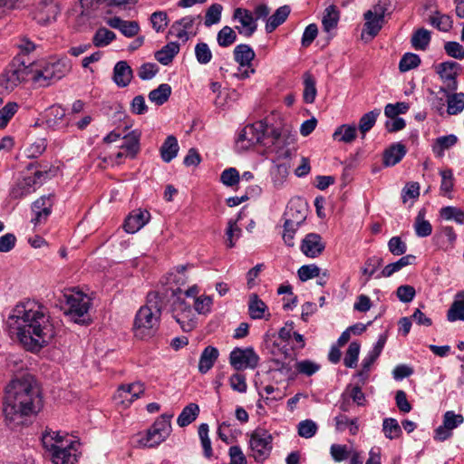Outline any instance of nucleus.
<instances>
[{
	"label": "nucleus",
	"instance_id": "1",
	"mask_svg": "<svg viewBox=\"0 0 464 464\" xmlns=\"http://www.w3.org/2000/svg\"><path fill=\"white\" fill-rule=\"evenodd\" d=\"M8 324L24 347L34 353L46 346L55 335L47 307L35 300L18 303L8 317Z\"/></svg>",
	"mask_w": 464,
	"mask_h": 464
},
{
	"label": "nucleus",
	"instance_id": "2",
	"mask_svg": "<svg viewBox=\"0 0 464 464\" xmlns=\"http://www.w3.org/2000/svg\"><path fill=\"white\" fill-rule=\"evenodd\" d=\"M43 406L40 389L30 374L13 379L5 388L4 415L12 428L24 423V418L37 413Z\"/></svg>",
	"mask_w": 464,
	"mask_h": 464
},
{
	"label": "nucleus",
	"instance_id": "3",
	"mask_svg": "<svg viewBox=\"0 0 464 464\" xmlns=\"http://www.w3.org/2000/svg\"><path fill=\"white\" fill-rule=\"evenodd\" d=\"M71 66L64 59H52L40 64L30 63L31 80L40 87H46L64 77Z\"/></svg>",
	"mask_w": 464,
	"mask_h": 464
},
{
	"label": "nucleus",
	"instance_id": "4",
	"mask_svg": "<svg viewBox=\"0 0 464 464\" xmlns=\"http://www.w3.org/2000/svg\"><path fill=\"white\" fill-rule=\"evenodd\" d=\"M44 447L51 453L54 464H74L77 461V450L72 441L64 440L58 433L43 435Z\"/></svg>",
	"mask_w": 464,
	"mask_h": 464
},
{
	"label": "nucleus",
	"instance_id": "5",
	"mask_svg": "<svg viewBox=\"0 0 464 464\" xmlns=\"http://www.w3.org/2000/svg\"><path fill=\"white\" fill-rule=\"evenodd\" d=\"M392 13V0H379L372 9L364 13L363 33L371 38L375 37L384 24V17Z\"/></svg>",
	"mask_w": 464,
	"mask_h": 464
},
{
	"label": "nucleus",
	"instance_id": "6",
	"mask_svg": "<svg viewBox=\"0 0 464 464\" xmlns=\"http://www.w3.org/2000/svg\"><path fill=\"white\" fill-rule=\"evenodd\" d=\"M266 124L264 121H256L253 124L245 126L236 140V146L240 150H246L255 146L256 144L269 145L266 141Z\"/></svg>",
	"mask_w": 464,
	"mask_h": 464
},
{
	"label": "nucleus",
	"instance_id": "7",
	"mask_svg": "<svg viewBox=\"0 0 464 464\" xmlns=\"http://www.w3.org/2000/svg\"><path fill=\"white\" fill-rule=\"evenodd\" d=\"M160 315L151 312L148 307H140L134 319L133 332L136 337L145 339L151 337L160 325Z\"/></svg>",
	"mask_w": 464,
	"mask_h": 464
},
{
	"label": "nucleus",
	"instance_id": "8",
	"mask_svg": "<svg viewBox=\"0 0 464 464\" xmlns=\"http://www.w3.org/2000/svg\"><path fill=\"white\" fill-rule=\"evenodd\" d=\"M171 418V414H161L147 430L145 437L140 440V443L146 447L152 448L163 442L172 430Z\"/></svg>",
	"mask_w": 464,
	"mask_h": 464
},
{
	"label": "nucleus",
	"instance_id": "9",
	"mask_svg": "<svg viewBox=\"0 0 464 464\" xmlns=\"http://www.w3.org/2000/svg\"><path fill=\"white\" fill-rule=\"evenodd\" d=\"M65 298L68 305L65 315L76 324H85L87 321L84 317L91 307V298L82 292L65 295Z\"/></svg>",
	"mask_w": 464,
	"mask_h": 464
},
{
	"label": "nucleus",
	"instance_id": "10",
	"mask_svg": "<svg viewBox=\"0 0 464 464\" xmlns=\"http://www.w3.org/2000/svg\"><path fill=\"white\" fill-rule=\"evenodd\" d=\"M48 178L49 171L35 170L33 176H26L18 179L11 188L9 196L12 199H22L34 193Z\"/></svg>",
	"mask_w": 464,
	"mask_h": 464
},
{
	"label": "nucleus",
	"instance_id": "11",
	"mask_svg": "<svg viewBox=\"0 0 464 464\" xmlns=\"http://www.w3.org/2000/svg\"><path fill=\"white\" fill-rule=\"evenodd\" d=\"M272 435L265 429H256L250 435L249 445L251 456L257 462H262L271 453Z\"/></svg>",
	"mask_w": 464,
	"mask_h": 464
},
{
	"label": "nucleus",
	"instance_id": "12",
	"mask_svg": "<svg viewBox=\"0 0 464 464\" xmlns=\"http://www.w3.org/2000/svg\"><path fill=\"white\" fill-rule=\"evenodd\" d=\"M30 63L14 59L12 64L1 74L0 86L5 89H14L25 76H30Z\"/></svg>",
	"mask_w": 464,
	"mask_h": 464
},
{
	"label": "nucleus",
	"instance_id": "13",
	"mask_svg": "<svg viewBox=\"0 0 464 464\" xmlns=\"http://www.w3.org/2000/svg\"><path fill=\"white\" fill-rule=\"evenodd\" d=\"M229 363L237 371L255 369L259 363V356L252 347H236L229 354Z\"/></svg>",
	"mask_w": 464,
	"mask_h": 464
},
{
	"label": "nucleus",
	"instance_id": "14",
	"mask_svg": "<svg viewBox=\"0 0 464 464\" xmlns=\"http://www.w3.org/2000/svg\"><path fill=\"white\" fill-rule=\"evenodd\" d=\"M458 70H460V64L453 61L439 64L437 73L443 82L446 83V86L440 87L439 92L447 93V92H456L458 90Z\"/></svg>",
	"mask_w": 464,
	"mask_h": 464
},
{
	"label": "nucleus",
	"instance_id": "15",
	"mask_svg": "<svg viewBox=\"0 0 464 464\" xmlns=\"http://www.w3.org/2000/svg\"><path fill=\"white\" fill-rule=\"evenodd\" d=\"M266 138H268L266 141L269 142V145L265 146L272 148L278 157L287 158L290 156L291 152L287 146L295 142V135H286L276 129H273L269 134H266Z\"/></svg>",
	"mask_w": 464,
	"mask_h": 464
},
{
	"label": "nucleus",
	"instance_id": "16",
	"mask_svg": "<svg viewBox=\"0 0 464 464\" xmlns=\"http://www.w3.org/2000/svg\"><path fill=\"white\" fill-rule=\"evenodd\" d=\"M53 205V195H44L33 202L31 209L34 213L31 222L34 226L44 224L52 214Z\"/></svg>",
	"mask_w": 464,
	"mask_h": 464
},
{
	"label": "nucleus",
	"instance_id": "17",
	"mask_svg": "<svg viewBox=\"0 0 464 464\" xmlns=\"http://www.w3.org/2000/svg\"><path fill=\"white\" fill-rule=\"evenodd\" d=\"M233 19L238 21L239 26H236L238 34L245 37H251L257 29V23L251 11L237 7L234 10Z\"/></svg>",
	"mask_w": 464,
	"mask_h": 464
},
{
	"label": "nucleus",
	"instance_id": "18",
	"mask_svg": "<svg viewBox=\"0 0 464 464\" xmlns=\"http://www.w3.org/2000/svg\"><path fill=\"white\" fill-rule=\"evenodd\" d=\"M200 14L197 16L187 15L182 17L179 20L175 21L169 31V34L176 36L177 38L188 41L189 38V34L196 35L197 32H192L193 25L197 19H200Z\"/></svg>",
	"mask_w": 464,
	"mask_h": 464
},
{
	"label": "nucleus",
	"instance_id": "19",
	"mask_svg": "<svg viewBox=\"0 0 464 464\" xmlns=\"http://www.w3.org/2000/svg\"><path fill=\"white\" fill-rule=\"evenodd\" d=\"M60 13L57 3L53 0H44L39 3L36 8L35 19L41 24H46L55 21Z\"/></svg>",
	"mask_w": 464,
	"mask_h": 464
},
{
	"label": "nucleus",
	"instance_id": "20",
	"mask_svg": "<svg viewBox=\"0 0 464 464\" xmlns=\"http://www.w3.org/2000/svg\"><path fill=\"white\" fill-rule=\"evenodd\" d=\"M324 248L325 245L319 234L309 233L302 240L301 251L308 257L315 258L319 256Z\"/></svg>",
	"mask_w": 464,
	"mask_h": 464
},
{
	"label": "nucleus",
	"instance_id": "21",
	"mask_svg": "<svg viewBox=\"0 0 464 464\" xmlns=\"http://www.w3.org/2000/svg\"><path fill=\"white\" fill-rule=\"evenodd\" d=\"M150 214L146 209H136L130 213L124 222V229L129 234H134L142 228L150 220Z\"/></svg>",
	"mask_w": 464,
	"mask_h": 464
},
{
	"label": "nucleus",
	"instance_id": "22",
	"mask_svg": "<svg viewBox=\"0 0 464 464\" xmlns=\"http://www.w3.org/2000/svg\"><path fill=\"white\" fill-rule=\"evenodd\" d=\"M106 24L111 28L118 29L124 36L133 37L138 34L140 25L136 21H125L118 16L106 20Z\"/></svg>",
	"mask_w": 464,
	"mask_h": 464
},
{
	"label": "nucleus",
	"instance_id": "23",
	"mask_svg": "<svg viewBox=\"0 0 464 464\" xmlns=\"http://www.w3.org/2000/svg\"><path fill=\"white\" fill-rule=\"evenodd\" d=\"M407 153L406 147L401 142L392 144L383 152L382 164L385 167H392L398 164Z\"/></svg>",
	"mask_w": 464,
	"mask_h": 464
},
{
	"label": "nucleus",
	"instance_id": "24",
	"mask_svg": "<svg viewBox=\"0 0 464 464\" xmlns=\"http://www.w3.org/2000/svg\"><path fill=\"white\" fill-rule=\"evenodd\" d=\"M45 117V123L50 129L59 130L67 126V123L64 122L65 110L59 105L48 108Z\"/></svg>",
	"mask_w": 464,
	"mask_h": 464
},
{
	"label": "nucleus",
	"instance_id": "25",
	"mask_svg": "<svg viewBox=\"0 0 464 464\" xmlns=\"http://www.w3.org/2000/svg\"><path fill=\"white\" fill-rule=\"evenodd\" d=\"M132 79V70L126 61L118 62L113 68V81L119 87H126Z\"/></svg>",
	"mask_w": 464,
	"mask_h": 464
},
{
	"label": "nucleus",
	"instance_id": "26",
	"mask_svg": "<svg viewBox=\"0 0 464 464\" xmlns=\"http://www.w3.org/2000/svg\"><path fill=\"white\" fill-rule=\"evenodd\" d=\"M218 356L219 352L216 347L211 345L205 347L199 357L198 372L202 374L207 373L214 366Z\"/></svg>",
	"mask_w": 464,
	"mask_h": 464
},
{
	"label": "nucleus",
	"instance_id": "27",
	"mask_svg": "<svg viewBox=\"0 0 464 464\" xmlns=\"http://www.w3.org/2000/svg\"><path fill=\"white\" fill-rule=\"evenodd\" d=\"M300 217L296 219L285 218L284 223V234L283 239L288 246L295 245L294 238L297 228L305 220L306 215L304 212L299 211Z\"/></svg>",
	"mask_w": 464,
	"mask_h": 464
},
{
	"label": "nucleus",
	"instance_id": "28",
	"mask_svg": "<svg viewBox=\"0 0 464 464\" xmlns=\"http://www.w3.org/2000/svg\"><path fill=\"white\" fill-rule=\"evenodd\" d=\"M449 322L464 321V291L455 295L454 300L447 312Z\"/></svg>",
	"mask_w": 464,
	"mask_h": 464
},
{
	"label": "nucleus",
	"instance_id": "29",
	"mask_svg": "<svg viewBox=\"0 0 464 464\" xmlns=\"http://www.w3.org/2000/svg\"><path fill=\"white\" fill-rule=\"evenodd\" d=\"M179 150V146L177 138L173 135H169L160 149L161 160L166 163H169L177 157Z\"/></svg>",
	"mask_w": 464,
	"mask_h": 464
},
{
	"label": "nucleus",
	"instance_id": "30",
	"mask_svg": "<svg viewBox=\"0 0 464 464\" xmlns=\"http://www.w3.org/2000/svg\"><path fill=\"white\" fill-rule=\"evenodd\" d=\"M415 259H416V257L413 255L403 256L396 262H393V263H391V264H388L387 266H385L383 267V269L382 270V272L380 274H378L375 277L377 279H380L382 277H390L394 273L400 271L403 267H405L409 265H411L415 261Z\"/></svg>",
	"mask_w": 464,
	"mask_h": 464
},
{
	"label": "nucleus",
	"instance_id": "31",
	"mask_svg": "<svg viewBox=\"0 0 464 464\" xmlns=\"http://www.w3.org/2000/svg\"><path fill=\"white\" fill-rule=\"evenodd\" d=\"M291 9L289 5L280 6L276 12L266 19V33H272L279 25H281L287 19L290 14Z\"/></svg>",
	"mask_w": 464,
	"mask_h": 464
},
{
	"label": "nucleus",
	"instance_id": "32",
	"mask_svg": "<svg viewBox=\"0 0 464 464\" xmlns=\"http://www.w3.org/2000/svg\"><path fill=\"white\" fill-rule=\"evenodd\" d=\"M447 98V113L458 115L464 110V92H447L443 93Z\"/></svg>",
	"mask_w": 464,
	"mask_h": 464
},
{
	"label": "nucleus",
	"instance_id": "33",
	"mask_svg": "<svg viewBox=\"0 0 464 464\" xmlns=\"http://www.w3.org/2000/svg\"><path fill=\"white\" fill-rule=\"evenodd\" d=\"M255 56L254 50L248 44H240L234 49V59L241 67L250 66Z\"/></svg>",
	"mask_w": 464,
	"mask_h": 464
},
{
	"label": "nucleus",
	"instance_id": "34",
	"mask_svg": "<svg viewBox=\"0 0 464 464\" xmlns=\"http://www.w3.org/2000/svg\"><path fill=\"white\" fill-rule=\"evenodd\" d=\"M179 52V44L170 42L155 53V59L163 65L169 64Z\"/></svg>",
	"mask_w": 464,
	"mask_h": 464
},
{
	"label": "nucleus",
	"instance_id": "35",
	"mask_svg": "<svg viewBox=\"0 0 464 464\" xmlns=\"http://www.w3.org/2000/svg\"><path fill=\"white\" fill-rule=\"evenodd\" d=\"M458 140L455 134L438 137L432 145V151L437 157L441 158L444 156L445 150L455 146Z\"/></svg>",
	"mask_w": 464,
	"mask_h": 464
},
{
	"label": "nucleus",
	"instance_id": "36",
	"mask_svg": "<svg viewBox=\"0 0 464 464\" xmlns=\"http://www.w3.org/2000/svg\"><path fill=\"white\" fill-rule=\"evenodd\" d=\"M199 414V407L197 403H189L180 412L177 423L179 427H186L193 422Z\"/></svg>",
	"mask_w": 464,
	"mask_h": 464
},
{
	"label": "nucleus",
	"instance_id": "37",
	"mask_svg": "<svg viewBox=\"0 0 464 464\" xmlns=\"http://www.w3.org/2000/svg\"><path fill=\"white\" fill-rule=\"evenodd\" d=\"M357 130L354 125L343 124L339 126L334 132L333 138L335 140L351 143L356 139Z\"/></svg>",
	"mask_w": 464,
	"mask_h": 464
},
{
	"label": "nucleus",
	"instance_id": "38",
	"mask_svg": "<svg viewBox=\"0 0 464 464\" xmlns=\"http://www.w3.org/2000/svg\"><path fill=\"white\" fill-rule=\"evenodd\" d=\"M267 310L266 304L258 297L256 294L249 296L248 313L252 319H262L265 317V312Z\"/></svg>",
	"mask_w": 464,
	"mask_h": 464
},
{
	"label": "nucleus",
	"instance_id": "39",
	"mask_svg": "<svg viewBox=\"0 0 464 464\" xmlns=\"http://www.w3.org/2000/svg\"><path fill=\"white\" fill-rule=\"evenodd\" d=\"M171 94V87L168 83H161L158 88L152 90L149 93V100L156 105L164 104Z\"/></svg>",
	"mask_w": 464,
	"mask_h": 464
},
{
	"label": "nucleus",
	"instance_id": "40",
	"mask_svg": "<svg viewBox=\"0 0 464 464\" xmlns=\"http://www.w3.org/2000/svg\"><path fill=\"white\" fill-rule=\"evenodd\" d=\"M120 148L126 152L130 159L135 158L140 150V137L134 131L131 134L123 137Z\"/></svg>",
	"mask_w": 464,
	"mask_h": 464
},
{
	"label": "nucleus",
	"instance_id": "41",
	"mask_svg": "<svg viewBox=\"0 0 464 464\" xmlns=\"http://www.w3.org/2000/svg\"><path fill=\"white\" fill-rule=\"evenodd\" d=\"M339 16L340 12L335 5H331L326 7L322 19L324 30L330 32L332 29L335 28L339 21Z\"/></svg>",
	"mask_w": 464,
	"mask_h": 464
},
{
	"label": "nucleus",
	"instance_id": "42",
	"mask_svg": "<svg viewBox=\"0 0 464 464\" xmlns=\"http://www.w3.org/2000/svg\"><path fill=\"white\" fill-rule=\"evenodd\" d=\"M381 114L380 109H374L365 114H363L360 121L358 129L364 138L365 134L375 125L377 118Z\"/></svg>",
	"mask_w": 464,
	"mask_h": 464
},
{
	"label": "nucleus",
	"instance_id": "43",
	"mask_svg": "<svg viewBox=\"0 0 464 464\" xmlns=\"http://www.w3.org/2000/svg\"><path fill=\"white\" fill-rule=\"evenodd\" d=\"M430 24L441 32H449L453 25L452 18L440 12H435L430 17Z\"/></svg>",
	"mask_w": 464,
	"mask_h": 464
},
{
	"label": "nucleus",
	"instance_id": "44",
	"mask_svg": "<svg viewBox=\"0 0 464 464\" xmlns=\"http://www.w3.org/2000/svg\"><path fill=\"white\" fill-rule=\"evenodd\" d=\"M430 39V33L424 28H420L414 32L411 43L414 49L423 51L429 46Z\"/></svg>",
	"mask_w": 464,
	"mask_h": 464
},
{
	"label": "nucleus",
	"instance_id": "45",
	"mask_svg": "<svg viewBox=\"0 0 464 464\" xmlns=\"http://www.w3.org/2000/svg\"><path fill=\"white\" fill-rule=\"evenodd\" d=\"M382 431L389 440L398 439L401 436L402 430L398 420L393 418H385L382 421Z\"/></svg>",
	"mask_w": 464,
	"mask_h": 464
},
{
	"label": "nucleus",
	"instance_id": "46",
	"mask_svg": "<svg viewBox=\"0 0 464 464\" xmlns=\"http://www.w3.org/2000/svg\"><path fill=\"white\" fill-rule=\"evenodd\" d=\"M304 102L305 103H313L315 100L317 90L315 87V80L309 72H305L304 75Z\"/></svg>",
	"mask_w": 464,
	"mask_h": 464
},
{
	"label": "nucleus",
	"instance_id": "47",
	"mask_svg": "<svg viewBox=\"0 0 464 464\" xmlns=\"http://www.w3.org/2000/svg\"><path fill=\"white\" fill-rule=\"evenodd\" d=\"M222 12V5L215 3L209 5L208 8L206 10L204 25L206 27H210L214 24H218L221 20Z\"/></svg>",
	"mask_w": 464,
	"mask_h": 464
},
{
	"label": "nucleus",
	"instance_id": "48",
	"mask_svg": "<svg viewBox=\"0 0 464 464\" xmlns=\"http://www.w3.org/2000/svg\"><path fill=\"white\" fill-rule=\"evenodd\" d=\"M115 38L116 34L112 31L101 27L95 32L92 43L96 47H104L109 45Z\"/></svg>",
	"mask_w": 464,
	"mask_h": 464
},
{
	"label": "nucleus",
	"instance_id": "49",
	"mask_svg": "<svg viewBox=\"0 0 464 464\" xmlns=\"http://www.w3.org/2000/svg\"><path fill=\"white\" fill-rule=\"evenodd\" d=\"M172 316L184 332L188 333L192 331L197 324L194 311L187 314L176 313L175 314H172Z\"/></svg>",
	"mask_w": 464,
	"mask_h": 464
},
{
	"label": "nucleus",
	"instance_id": "50",
	"mask_svg": "<svg viewBox=\"0 0 464 464\" xmlns=\"http://www.w3.org/2000/svg\"><path fill=\"white\" fill-rule=\"evenodd\" d=\"M237 34L233 28L228 25L222 27L217 34V42L221 47H228L237 41Z\"/></svg>",
	"mask_w": 464,
	"mask_h": 464
},
{
	"label": "nucleus",
	"instance_id": "51",
	"mask_svg": "<svg viewBox=\"0 0 464 464\" xmlns=\"http://www.w3.org/2000/svg\"><path fill=\"white\" fill-rule=\"evenodd\" d=\"M440 215L445 220H454L459 225L464 224V211L457 207H443L440 210Z\"/></svg>",
	"mask_w": 464,
	"mask_h": 464
},
{
	"label": "nucleus",
	"instance_id": "52",
	"mask_svg": "<svg viewBox=\"0 0 464 464\" xmlns=\"http://www.w3.org/2000/svg\"><path fill=\"white\" fill-rule=\"evenodd\" d=\"M360 349L361 345L358 342H352L349 344L343 359V364L347 368H355L357 366Z\"/></svg>",
	"mask_w": 464,
	"mask_h": 464
},
{
	"label": "nucleus",
	"instance_id": "53",
	"mask_svg": "<svg viewBox=\"0 0 464 464\" xmlns=\"http://www.w3.org/2000/svg\"><path fill=\"white\" fill-rule=\"evenodd\" d=\"M424 211L420 210L414 224L415 233L420 237H426L432 232V227L428 220L424 219Z\"/></svg>",
	"mask_w": 464,
	"mask_h": 464
},
{
	"label": "nucleus",
	"instance_id": "54",
	"mask_svg": "<svg viewBox=\"0 0 464 464\" xmlns=\"http://www.w3.org/2000/svg\"><path fill=\"white\" fill-rule=\"evenodd\" d=\"M420 63V58L413 53H406L402 55L399 63V70L401 72L417 68Z\"/></svg>",
	"mask_w": 464,
	"mask_h": 464
},
{
	"label": "nucleus",
	"instance_id": "55",
	"mask_svg": "<svg viewBox=\"0 0 464 464\" xmlns=\"http://www.w3.org/2000/svg\"><path fill=\"white\" fill-rule=\"evenodd\" d=\"M295 366L297 373L305 376H312L321 369V365L319 363L311 360L298 361L295 362Z\"/></svg>",
	"mask_w": 464,
	"mask_h": 464
},
{
	"label": "nucleus",
	"instance_id": "56",
	"mask_svg": "<svg viewBox=\"0 0 464 464\" xmlns=\"http://www.w3.org/2000/svg\"><path fill=\"white\" fill-rule=\"evenodd\" d=\"M195 57L198 63L200 64H208L212 59V52L208 45V44L204 42L198 43L195 45Z\"/></svg>",
	"mask_w": 464,
	"mask_h": 464
},
{
	"label": "nucleus",
	"instance_id": "57",
	"mask_svg": "<svg viewBox=\"0 0 464 464\" xmlns=\"http://www.w3.org/2000/svg\"><path fill=\"white\" fill-rule=\"evenodd\" d=\"M209 428L207 423H202L198 427V436L201 441L202 448L204 450V455L207 458H210L213 454L211 440L208 437Z\"/></svg>",
	"mask_w": 464,
	"mask_h": 464
},
{
	"label": "nucleus",
	"instance_id": "58",
	"mask_svg": "<svg viewBox=\"0 0 464 464\" xmlns=\"http://www.w3.org/2000/svg\"><path fill=\"white\" fill-rule=\"evenodd\" d=\"M318 430L317 424L312 420H304L298 423L297 432L302 438L310 439L314 437Z\"/></svg>",
	"mask_w": 464,
	"mask_h": 464
},
{
	"label": "nucleus",
	"instance_id": "59",
	"mask_svg": "<svg viewBox=\"0 0 464 464\" xmlns=\"http://www.w3.org/2000/svg\"><path fill=\"white\" fill-rule=\"evenodd\" d=\"M152 28L157 32H163L168 25L169 18L165 11H156L150 15Z\"/></svg>",
	"mask_w": 464,
	"mask_h": 464
},
{
	"label": "nucleus",
	"instance_id": "60",
	"mask_svg": "<svg viewBox=\"0 0 464 464\" xmlns=\"http://www.w3.org/2000/svg\"><path fill=\"white\" fill-rule=\"evenodd\" d=\"M18 107L16 102H8L0 110V129L6 127L9 121L16 113Z\"/></svg>",
	"mask_w": 464,
	"mask_h": 464
},
{
	"label": "nucleus",
	"instance_id": "61",
	"mask_svg": "<svg viewBox=\"0 0 464 464\" xmlns=\"http://www.w3.org/2000/svg\"><path fill=\"white\" fill-rule=\"evenodd\" d=\"M241 235V229L237 227V221L228 220L227 228L226 230L227 246L232 248L235 246V240L238 239Z\"/></svg>",
	"mask_w": 464,
	"mask_h": 464
},
{
	"label": "nucleus",
	"instance_id": "62",
	"mask_svg": "<svg viewBox=\"0 0 464 464\" xmlns=\"http://www.w3.org/2000/svg\"><path fill=\"white\" fill-rule=\"evenodd\" d=\"M330 454L336 462H341L350 458L351 450L347 445L333 444L330 448Z\"/></svg>",
	"mask_w": 464,
	"mask_h": 464
},
{
	"label": "nucleus",
	"instance_id": "63",
	"mask_svg": "<svg viewBox=\"0 0 464 464\" xmlns=\"http://www.w3.org/2000/svg\"><path fill=\"white\" fill-rule=\"evenodd\" d=\"M320 271V268L316 265H304L298 269L297 275L302 282H305L314 277H318Z\"/></svg>",
	"mask_w": 464,
	"mask_h": 464
},
{
	"label": "nucleus",
	"instance_id": "64",
	"mask_svg": "<svg viewBox=\"0 0 464 464\" xmlns=\"http://www.w3.org/2000/svg\"><path fill=\"white\" fill-rule=\"evenodd\" d=\"M464 422V417L461 414H457L453 411H448L443 415L442 423L446 428L453 430Z\"/></svg>",
	"mask_w": 464,
	"mask_h": 464
}]
</instances>
